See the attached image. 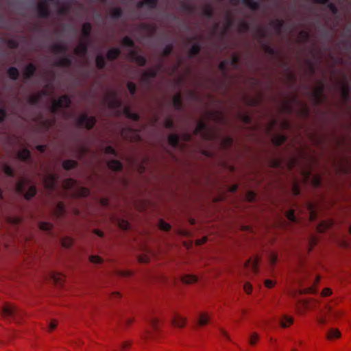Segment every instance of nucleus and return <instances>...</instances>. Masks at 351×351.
Instances as JSON below:
<instances>
[{
	"mask_svg": "<svg viewBox=\"0 0 351 351\" xmlns=\"http://www.w3.org/2000/svg\"><path fill=\"white\" fill-rule=\"evenodd\" d=\"M208 120L222 123L223 114L219 111H208L205 112L197 122L193 133L194 134H200L202 137L205 139L213 140L216 137L217 132L214 129L208 128L206 126L204 121Z\"/></svg>",
	"mask_w": 351,
	"mask_h": 351,
	"instance_id": "1",
	"label": "nucleus"
},
{
	"mask_svg": "<svg viewBox=\"0 0 351 351\" xmlns=\"http://www.w3.org/2000/svg\"><path fill=\"white\" fill-rule=\"evenodd\" d=\"M294 104L300 106L299 114L300 116L308 117L309 112L308 106L305 103L298 101L297 97L294 95L286 97L282 100L279 110L281 113L291 114L293 112V105Z\"/></svg>",
	"mask_w": 351,
	"mask_h": 351,
	"instance_id": "2",
	"label": "nucleus"
},
{
	"mask_svg": "<svg viewBox=\"0 0 351 351\" xmlns=\"http://www.w3.org/2000/svg\"><path fill=\"white\" fill-rule=\"evenodd\" d=\"M318 302L313 298L300 300L295 305V310L298 315H304L308 311H313L317 307Z\"/></svg>",
	"mask_w": 351,
	"mask_h": 351,
	"instance_id": "3",
	"label": "nucleus"
},
{
	"mask_svg": "<svg viewBox=\"0 0 351 351\" xmlns=\"http://www.w3.org/2000/svg\"><path fill=\"white\" fill-rule=\"evenodd\" d=\"M23 313L16 306L10 303H5L2 307L1 316L3 318H11L16 322H19Z\"/></svg>",
	"mask_w": 351,
	"mask_h": 351,
	"instance_id": "4",
	"label": "nucleus"
},
{
	"mask_svg": "<svg viewBox=\"0 0 351 351\" xmlns=\"http://www.w3.org/2000/svg\"><path fill=\"white\" fill-rule=\"evenodd\" d=\"M332 307L329 304L326 305L318 313L316 321L319 326H324L328 324L332 318Z\"/></svg>",
	"mask_w": 351,
	"mask_h": 351,
	"instance_id": "5",
	"label": "nucleus"
},
{
	"mask_svg": "<svg viewBox=\"0 0 351 351\" xmlns=\"http://www.w3.org/2000/svg\"><path fill=\"white\" fill-rule=\"evenodd\" d=\"M171 324L173 327L182 329L186 327L187 318L180 313L175 312L173 314Z\"/></svg>",
	"mask_w": 351,
	"mask_h": 351,
	"instance_id": "6",
	"label": "nucleus"
},
{
	"mask_svg": "<svg viewBox=\"0 0 351 351\" xmlns=\"http://www.w3.org/2000/svg\"><path fill=\"white\" fill-rule=\"evenodd\" d=\"M104 101L107 103L110 108H116L121 106V101L117 97V94L113 91H108L106 93Z\"/></svg>",
	"mask_w": 351,
	"mask_h": 351,
	"instance_id": "7",
	"label": "nucleus"
},
{
	"mask_svg": "<svg viewBox=\"0 0 351 351\" xmlns=\"http://www.w3.org/2000/svg\"><path fill=\"white\" fill-rule=\"evenodd\" d=\"M324 85L321 82H318L312 91L314 104L318 105L323 101Z\"/></svg>",
	"mask_w": 351,
	"mask_h": 351,
	"instance_id": "8",
	"label": "nucleus"
},
{
	"mask_svg": "<svg viewBox=\"0 0 351 351\" xmlns=\"http://www.w3.org/2000/svg\"><path fill=\"white\" fill-rule=\"evenodd\" d=\"M71 100L66 95L60 97L58 100H53L51 108V112L54 113L60 108H64L69 106Z\"/></svg>",
	"mask_w": 351,
	"mask_h": 351,
	"instance_id": "9",
	"label": "nucleus"
},
{
	"mask_svg": "<svg viewBox=\"0 0 351 351\" xmlns=\"http://www.w3.org/2000/svg\"><path fill=\"white\" fill-rule=\"evenodd\" d=\"M96 122L94 117H88L86 114H82L77 120V125L79 127L85 126L87 129L93 128Z\"/></svg>",
	"mask_w": 351,
	"mask_h": 351,
	"instance_id": "10",
	"label": "nucleus"
},
{
	"mask_svg": "<svg viewBox=\"0 0 351 351\" xmlns=\"http://www.w3.org/2000/svg\"><path fill=\"white\" fill-rule=\"evenodd\" d=\"M53 91V88L52 86L47 85L41 91V93H38L36 94H33L29 97L28 102L30 104H36L40 99L42 95L51 94Z\"/></svg>",
	"mask_w": 351,
	"mask_h": 351,
	"instance_id": "11",
	"label": "nucleus"
},
{
	"mask_svg": "<svg viewBox=\"0 0 351 351\" xmlns=\"http://www.w3.org/2000/svg\"><path fill=\"white\" fill-rule=\"evenodd\" d=\"M161 334V328H149L147 329L143 334L142 337L145 340L157 341L160 339Z\"/></svg>",
	"mask_w": 351,
	"mask_h": 351,
	"instance_id": "12",
	"label": "nucleus"
},
{
	"mask_svg": "<svg viewBox=\"0 0 351 351\" xmlns=\"http://www.w3.org/2000/svg\"><path fill=\"white\" fill-rule=\"evenodd\" d=\"M121 136L130 141L136 142L140 140V136L136 130L131 129H123L121 132Z\"/></svg>",
	"mask_w": 351,
	"mask_h": 351,
	"instance_id": "13",
	"label": "nucleus"
},
{
	"mask_svg": "<svg viewBox=\"0 0 351 351\" xmlns=\"http://www.w3.org/2000/svg\"><path fill=\"white\" fill-rule=\"evenodd\" d=\"M260 261V258L258 256H256L254 258H250L244 264V267L245 269H250L252 272L254 274H257L258 273V263Z\"/></svg>",
	"mask_w": 351,
	"mask_h": 351,
	"instance_id": "14",
	"label": "nucleus"
},
{
	"mask_svg": "<svg viewBox=\"0 0 351 351\" xmlns=\"http://www.w3.org/2000/svg\"><path fill=\"white\" fill-rule=\"evenodd\" d=\"M211 319V316L209 313L208 312H200L198 314V317L197 319V327L198 328H203L206 326H207Z\"/></svg>",
	"mask_w": 351,
	"mask_h": 351,
	"instance_id": "15",
	"label": "nucleus"
},
{
	"mask_svg": "<svg viewBox=\"0 0 351 351\" xmlns=\"http://www.w3.org/2000/svg\"><path fill=\"white\" fill-rule=\"evenodd\" d=\"M87 42L86 39L81 38L79 44L74 49V53L79 56H84L87 51Z\"/></svg>",
	"mask_w": 351,
	"mask_h": 351,
	"instance_id": "16",
	"label": "nucleus"
},
{
	"mask_svg": "<svg viewBox=\"0 0 351 351\" xmlns=\"http://www.w3.org/2000/svg\"><path fill=\"white\" fill-rule=\"evenodd\" d=\"M38 12L41 17H47L49 15V5L46 0H38Z\"/></svg>",
	"mask_w": 351,
	"mask_h": 351,
	"instance_id": "17",
	"label": "nucleus"
},
{
	"mask_svg": "<svg viewBox=\"0 0 351 351\" xmlns=\"http://www.w3.org/2000/svg\"><path fill=\"white\" fill-rule=\"evenodd\" d=\"M57 178L58 177L53 174L45 176L43 180L45 187L51 191L53 190Z\"/></svg>",
	"mask_w": 351,
	"mask_h": 351,
	"instance_id": "18",
	"label": "nucleus"
},
{
	"mask_svg": "<svg viewBox=\"0 0 351 351\" xmlns=\"http://www.w3.org/2000/svg\"><path fill=\"white\" fill-rule=\"evenodd\" d=\"M341 337V331L337 328H330L326 335V338L328 341H334L336 339H339Z\"/></svg>",
	"mask_w": 351,
	"mask_h": 351,
	"instance_id": "19",
	"label": "nucleus"
},
{
	"mask_svg": "<svg viewBox=\"0 0 351 351\" xmlns=\"http://www.w3.org/2000/svg\"><path fill=\"white\" fill-rule=\"evenodd\" d=\"M294 322V318L293 316L283 315L279 320L280 326L283 328H289Z\"/></svg>",
	"mask_w": 351,
	"mask_h": 351,
	"instance_id": "20",
	"label": "nucleus"
},
{
	"mask_svg": "<svg viewBox=\"0 0 351 351\" xmlns=\"http://www.w3.org/2000/svg\"><path fill=\"white\" fill-rule=\"evenodd\" d=\"M160 65H158L154 68H151L144 71L141 75V80L145 81L149 77H156L158 71L160 69Z\"/></svg>",
	"mask_w": 351,
	"mask_h": 351,
	"instance_id": "21",
	"label": "nucleus"
},
{
	"mask_svg": "<svg viewBox=\"0 0 351 351\" xmlns=\"http://www.w3.org/2000/svg\"><path fill=\"white\" fill-rule=\"evenodd\" d=\"M306 207L308 210L309 211V219L311 221H313L317 219V205L314 202H307Z\"/></svg>",
	"mask_w": 351,
	"mask_h": 351,
	"instance_id": "22",
	"label": "nucleus"
},
{
	"mask_svg": "<svg viewBox=\"0 0 351 351\" xmlns=\"http://www.w3.org/2000/svg\"><path fill=\"white\" fill-rule=\"evenodd\" d=\"M140 27L142 33L148 36L153 35L156 32V26L153 24L143 23L141 24Z\"/></svg>",
	"mask_w": 351,
	"mask_h": 351,
	"instance_id": "23",
	"label": "nucleus"
},
{
	"mask_svg": "<svg viewBox=\"0 0 351 351\" xmlns=\"http://www.w3.org/2000/svg\"><path fill=\"white\" fill-rule=\"evenodd\" d=\"M333 224L334 221L332 219L322 221L317 227V232L319 233H323L331 228Z\"/></svg>",
	"mask_w": 351,
	"mask_h": 351,
	"instance_id": "24",
	"label": "nucleus"
},
{
	"mask_svg": "<svg viewBox=\"0 0 351 351\" xmlns=\"http://www.w3.org/2000/svg\"><path fill=\"white\" fill-rule=\"evenodd\" d=\"M135 322L134 317H128L122 319L119 322V327L123 330H128Z\"/></svg>",
	"mask_w": 351,
	"mask_h": 351,
	"instance_id": "25",
	"label": "nucleus"
},
{
	"mask_svg": "<svg viewBox=\"0 0 351 351\" xmlns=\"http://www.w3.org/2000/svg\"><path fill=\"white\" fill-rule=\"evenodd\" d=\"M129 56L139 66H144L146 63L145 58L141 56H137L136 53L134 51H131Z\"/></svg>",
	"mask_w": 351,
	"mask_h": 351,
	"instance_id": "26",
	"label": "nucleus"
},
{
	"mask_svg": "<svg viewBox=\"0 0 351 351\" xmlns=\"http://www.w3.org/2000/svg\"><path fill=\"white\" fill-rule=\"evenodd\" d=\"M180 280L185 285H193L197 282V277L192 274H185L181 277Z\"/></svg>",
	"mask_w": 351,
	"mask_h": 351,
	"instance_id": "27",
	"label": "nucleus"
},
{
	"mask_svg": "<svg viewBox=\"0 0 351 351\" xmlns=\"http://www.w3.org/2000/svg\"><path fill=\"white\" fill-rule=\"evenodd\" d=\"M64 278V276L61 273L53 272L51 274V278L58 286H61L63 284Z\"/></svg>",
	"mask_w": 351,
	"mask_h": 351,
	"instance_id": "28",
	"label": "nucleus"
},
{
	"mask_svg": "<svg viewBox=\"0 0 351 351\" xmlns=\"http://www.w3.org/2000/svg\"><path fill=\"white\" fill-rule=\"evenodd\" d=\"M64 213H65L64 204L62 202H59L57 204L56 207L55 208V209L53 210V215L56 217H60L64 214Z\"/></svg>",
	"mask_w": 351,
	"mask_h": 351,
	"instance_id": "29",
	"label": "nucleus"
},
{
	"mask_svg": "<svg viewBox=\"0 0 351 351\" xmlns=\"http://www.w3.org/2000/svg\"><path fill=\"white\" fill-rule=\"evenodd\" d=\"M27 184V181L24 178H21L16 186V191L17 193H23L25 189V186Z\"/></svg>",
	"mask_w": 351,
	"mask_h": 351,
	"instance_id": "30",
	"label": "nucleus"
},
{
	"mask_svg": "<svg viewBox=\"0 0 351 351\" xmlns=\"http://www.w3.org/2000/svg\"><path fill=\"white\" fill-rule=\"evenodd\" d=\"M149 326L151 328H161L162 322L157 317L153 316L149 320Z\"/></svg>",
	"mask_w": 351,
	"mask_h": 351,
	"instance_id": "31",
	"label": "nucleus"
},
{
	"mask_svg": "<svg viewBox=\"0 0 351 351\" xmlns=\"http://www.w3.org/2000/svg\"><path fill=\"white\" fill-rule=\"evenodd\" d=\"M90 193V191L86 187H80L75 190L73 196L75 197H87Z\"/></svg>",
	"mask_w": 351,
	"mask_h": 351,
	"instance_id": "32",
	"label": "nucleus"
},
{
	"mask_svg": "<svg viewBox=\"0 0 351 351\" xmlns=\"http://www.w3.org/2000/svg\"><path fill=\"white\" fill-rule=\"evenodd\" d=\"M109 169L113 171H121L122 169V164L117 160H112L107 164Z\"/></svg>",
	"mask_w": 351,
	"mask_h": 351,
	"instance_id": "33",
	"label": "nucleus"
},
{
	"mask_svg": "<svg viewBox=\"0 0 351 351\" xmlns=\"http://www.w3.org/2000/svg\"><path fill=\"white\" fill-rule=\"evenodd\" d=\"M51 51L56 54L64 53L66 51V47L64 45L56 43L51 47Z\"/></svg>",
	"mask_w": 351,
	"mask_h": 351,
	"instance_id": "34",
	"label": "nucleus"
},
{
	"mask_svg": "<svg viewBox=\"0 0 351 351\" xmlns=\"http://www.w3.org/2000/svg\"><path fill=\"white\" fill-rule=\"evenodd\" d=\"M35 70H36V68L32 64H28L24 69V71L23 73V78L27 79V78L30 77L34 74Z\"/></svg>",
	"mask_w": 351,
	"mask_h": 351,
	"instance_id": "35",
	"label": "nucleus"
},
{
	"mask_svg": "<svg viewBox=\"0 0 351 351\" xmlns=\"http://www.w3.org/2000/svg\"><path fill=\"white\" fill-rule=\"evenodd\" d=\"M91 29H92V27H91L90 24L88 23H85L82 25V36L81 38H84V39H86V40H88Z\"/></svg>",
	"mask_w": 351,
	"mask_h": 351,
	"instance_id": "36",
	"label": "nucleus"
},
{
	"mask_svg": "<svg viewBox=\"0 0 351 351\" xmlns=\"http://www.w3.org/2000/svg\"><path fill=\"white\" fill-rule=\"evenodd\" d=\"M123 113L127 118L131 119L134 121H138L139 116L136 113H132L129 106H125L123 108Z\"/></svg>",
	"mask_w": 351,
	"mask_h": 351,
	"instance_id": "37",
	"label": "nucleus"
},
{
	"mask_svg": "<svg viewBox=\"0 0 351 351\" xmlns=\"http://www.w3.org/2000/svg\"><path fill=\"white\" fill-rule=\"evenodd\" d=\"M287 141V137L284 135H276L271 138L274 145L279 146L282 145Z\"/></svg>",
	"mask_w": 351,
	"mask_h": 351,
	"instance_id": "38",
	"label": "nucleus"
},
{
	"mask_svg": "<svg viewBox=\"0 0 351 351\" xmlns=\"http://www.w3.org/2000/svg\"><path fill=\"white\" fill-rule=\"evenodd\" d=\"M332 318L335 320L341 319L344 315L345 312L341 309H332L331 312Z\"/></svg>",
	"mask_w": 351,
	"mask_h": 351,
	"instance_id": "39",
	"label": "nucleus"
},
{
	"mask_svg": "<svg viewBox=\"0 0 351 351\" xmlns=\"http://www.w3.org/2000/svg\"><path fill=\"white\" fill-rule=\"evenodd\" d=\"M350 95V89L348 84H343L341 87V98L344 103H346Z\"/></svg>",
	"mask_w": 351,
	"mask_h": 351,
	"instance_id": "40",
	"label": "nucleus"
},
{
	"mask_svg": "<svg viewBox=\"0 0 351 351\" xmlns=\"http://www.w3.org/2000/svg\"><path fill=\"white\" fill-rule=\"evenodd\" d=\"M270 25L274 28L277 34H280L281 32V28L283 25V21L282 20H274L272 21Z\"/></svg>",
	"mask_w": 351,
	"mask_h": 351,
	"instance_id": "41",
	"label": "nucleus"
},
{
	"mask_svg": "<svg viewBox=\"0 0 351 351\" xmlns=\"http://www.w3.org/2000/svg\"><path fill=\"white\" fill-rule=\"evenodd\" d=\"M119 53L120 51L118 49H111L108 51L106 58L109 60H113L119 56Z\"/></svg>",
	"mask_w": 351,
	"mask_h": 351,
	"instance_id": "42",
	"label": "nucleus"
},
{
	"mask_svg": "<svg viewBox=\"0 0 351 351\" xmlns=\"http://www.w3.org/2000/svg\"><path fill=\"white\" fill-rule=\"evenodd\" d=\"M61 245L63 247L70 248L73 244V239L70 237H64L62 238Z\"/></svg>",
	"mask_w": 351,
	"mask_h": 351,
	"instance_id": "43",
	"label": "nucleus"
},
{
	"mask_svg": "<svg viewBox=\"0 0 351 351\" xmlns=\"http://www.w3.org/2000/svg\"><path fill=\"white\" fill-rule=\"evenodd\" d=\"M261 100L260 95H256V97H254L250 99H245V104L249 106H255L260 104Z\"/></svg>",
	"mask_w": 351,
	"mask_h": 351,
	"instance_id": "44",
	"label": "nucleus"
},
{
	"mask_svg": "<svg viewBox=\"0 0 351 351\" xmlns=\"http://www.w3.org/2000/svg\"><path fill=\"white\" fill-rule=\"evenodd\" d=\"M173 103L176 109H180L182 107V99L180 93H176L173 97Z\"/></svg>",
	"mask_w": 351,
	"mask_h": 351,
	"instance_id": "45",
	"label": "nucleus"
},
{
	"mask_svg": "<svg viewBox=\"0 0 351 351\" xmlns=\"http://www.w3.org/2000/svg\"><path fill=\"white\" fill-rule=\"evenodd\" d=\"M77 165V162L75 160H64L62 163V167L64 169L69 170L75 168Z\"/></svg>",
	"mask_w": 351,
	"mask_h": 351,
	"instance_id": "46",
	"label": "nucleus"
},
{
	"mask_svg": "<svg viewBox=\"0 0 351 351\" xmlns=\"http://www.w3.org/2000/svg\"><path fill=\"white\" fill-rule=\"evenodd\" d=\"M319 242V238L316 236H311L308 241V252L310 253Z\"/></svg>",
	"mask_w": 351,
	"mask_h": 351,
	"instance_id": "47",
	"label": "nucleus"
},
{
	"mask_svg": "<svg viewBox=\"0 0 351 351\" xmlns=\"http://www.w3.org/2000/svg\"><path fill=\"white\" fill-rule=\"evenodd\" d=\"M158 0H142L137 3V8H141L144 4L148 5L150 8H154L157 4Z\"/></svg>",
	"mask_w": 351,
	"mask_h": 351,
	"instance_id": "48",
	"label": "nucleus"
},
{
	"mask_svg": "<svg viewBox=\"0 0 351 351\" xmlns=\"http://www.w3.org/2000/svg\"><path fill=\"white\" fill-rule=\"evenodd\" d=\"M30 156V152L27 149H23L22 150H20L17 154V157L19 159L21 160H25L27 159Z\"/></svg>",
	"mask_w": 351,
	"mask_h": 351,
	"instance_id": "49",
	"label": "nucleus"
},
{
	"mask_svg": "<svg viewBox=\"0 0 351 351\" xmlns=\"http://www.w3.org/2000/svg\"><path fill=\"white\" fill-rule=\"evenodd\" d=\"M36 193V189L34 186H31L27 191L24 194V197L26 199H30Z\"/></svg>",
	"mask_w": 351,
	"mask_h": 351,
	"instance_id": "50",
	"label": "nucleus"
},
{
	"mask_svg": "<svg viewBox=\"0 0 351 351\" xmlns=\"http://www.w3.org/2000/svg\"><path fill=\"white\" fill-rule=\"evenodd\" d=\"M282 164V159L280 158H274L269 160V165L271 167H279Z\"/></svg>",
	"mask_w": 351,
	"mask_h": 351,
	"instance_id": "51",
	"label": "nucleus"
},
{
	"mask_svg": "<svg viewBox=\"0 0 351 351\" xmlns=\"http://www.w3.org/2000/svg\"><path fill=\"white\" fill-rule=\"evenodd\" d=\"M55 64L59 66L69 67L71 65V61L66 58H63L58 60Z\"/></svg>",
	"mask_w": 351,
	"mask_h": 351,
	"instance_id": "52",
	"label": "nucleus"
},
{
	"mask_svg": "<svg viewBox=\"0 0 351 351\" xmlns=\"http://www.w3.org/2000/svg\"><path fill=\"white\" fill-rule=\"evenodd\" d=\"M178 141L179 137L176 134H170L168 137V142L173 147H176L178 145Z\"/></svg>",
	"mask_w": 351,
	"mask_h": 351,
	"instance_id": "53",
	"label": "nucleus"
},
{
	"mask_svg": "<svg viewBox=\"0 0 351 351\" xmlns=\"http://www.w3.org/2000/svg\"><path fill=\"white\" fill-rule=\"evenodd\" d=\"M316 293V288L315 286H312L308 288H304L299 290V293L303 294H314Z\"/></svg>",
	"mask_w": 351,
	"mask_h": 351,
	"instance_id": "54",
	"label": "nucleus"
},
{
	"mask_svg": "<svg viewBox=\"0 0 351 351\" xmlns=\"http://www.w3.org/2000/svg\"><path fill=\"white\" fill-rule=\"evenodd\" d=\"M117 225L121 229L124 230H127L130 228V223L123 219H119L117 220Z\"/></svg>",
	"mask_w": 351,
	"mask_h": 351,
	"instance_id": "55",
	"label": "nucleus"
},
{
	"mask_svg": "<svg viewBox=\"0 0 351 351\" xmlns=\"http://www.w3.org/2000/svg\"><path fill=\"white\" fill-rule=\"evenodd\" d=\"M132 345V341L128 340L122 342L120 346V349L117 351H128L130 349Z\"/></svg>",
	"mask_w": 351,
	"mask_h": 351,
	"instance_id": "56",
	"label": "nucleus"
},
{
	"mask_svg": "<svg viewBox=\"0 0 351 351\" xmlns=\"http://www.w3.org/2000/svg\"><path fill=\"white\" fill-rule=\"evenodd\" d=\"M75 184V180L72 178L65 180L62 183V186L65 189H69L73 187Z\"/></svg>",
	"mask_w": 351,
	"mask_h": 351,
	"instance_id": "57",
	"label": "nucleus"
},
{
	"mask_svg": "<svg viewBox=\"0 0 351 351\" xmlns=\"http://www.w3.org/2000/svg\"><path fill=\"white\" fill-rule=\"evenodd\" d=\"M308 38V33L306 31H300L298 35V41L304 43L307 40Z\"/></svg>",
	"mask_w": 351,
	"mask_h": 351,
	"instance_id": "58",
	"label": "nucleus"
},
{
	"mask_svg": "<svg viewBox=\"0 0 351 351\" xmlns=\"http://www.w3.org/2000/svg\"><path fill=\"white\" fill-rule=\"evenodd\" d=\"M259 341V336L256 332L252 333L250 337L249 343L254 346H256Z\"/></svg>",
	"mask_w": 351,
	"mask_h": 351,
	"instance_id": "59",
	"label": "nucleus"
},
{
	"mask_svg": "<svg viewBox=\"0 0 351 351\" xmlns=\"http://www.w3.org/2000/svg\"><path fill=\"white\" fill-rule=\"evenodd\" d=\"M8 75L13 80L17 79L19 76V71L15 67H11L8 71Z\"/></svg>",
	"mask_w": 351,
	"mask_h": 351,
	"instance_id": "60",
	"label": "nucleus"
},
{
	"mask_svg": "<svg viewBox=\"0 0 351 351\" xmlns=\"http://www.w3.org/2000/svg\"><path fill=\"white\" fill-rule=\"evenodd\" d=\"M232 139L230 137L224 138L221 142V146L222 148L230 147L232 144Z\"/></svg>",
	"mask_w": 351,
	"mask_h": 351,
	"instance_id": "61",
	"label": "nucleus"
},
{
	"mask_svg": "<svg viewBox=\"0 0 351 351\" xmlns=\"http://www.w3.org/2000/svg\"><path fill=\"white\" fill-rule=\"evenodd\" d=\"M89 261L94 264H102L104 263V259L97 255L90 256Z\"/></svg>",
	"mask_w": 351,
	"mask_h": 351,
	"instance_id": "62",
	"label": "nucleus"
},
{
	"mask_svg": "<svg viewBox=\"0 0 351 351\" xmlns=\"http://www.w3.org/2000/svg\"><path fill=\"white\" fill-rule=\"evenodd\" d=\"M321 180H322V178H321L320 176H319L317 174L314 175L311 179V184L315 187H317L320 185Z\"/></svg>",
	"mask_w": 351,
	"mask_h": 351,
	"instance_id": "63",
	"label": "nucleus"
},
{
	"mask_svg": "<svg viewBox=\"0 0 351 351\" xmlns=\"http://www.w3.org/2000/svg\"><path fill=\"white\" fill-rule=\"evenodd\" d=\"M159 228L164 231H169L171 229V226L168 223L165 222L162 219L159 221Z\"/></svg>",
	"mask_w": 351,
	"mask_h": 351,
	"instance_id": "64",
	"label": "nucleus"
}]
</instances>
